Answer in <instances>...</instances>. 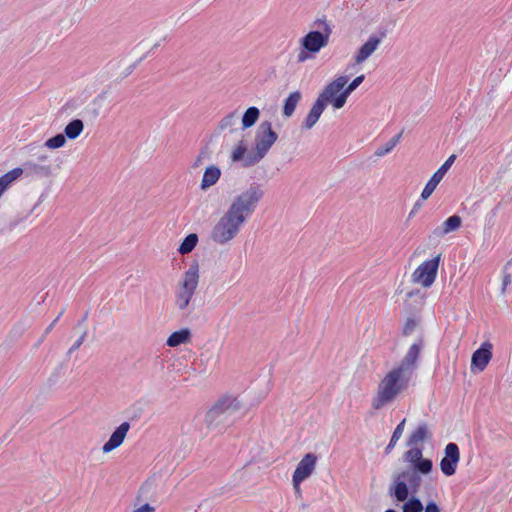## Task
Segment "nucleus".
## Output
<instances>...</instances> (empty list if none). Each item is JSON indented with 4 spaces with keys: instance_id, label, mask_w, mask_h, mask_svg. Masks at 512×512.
Listing matches in <instances>:
<instances>
[{
    "instance_id": "c03bdc74",
    "label": "nucleus",
    "mask_w": 512,
    "mask_h": 512,
    "mask_svg": "<svg viewBox=\"0 0 512 512\" xmlns=\"http://www.w3.org/2000/svg\"><path fill=\"white\" fill-rule=\"evenodd\" d=\"M421 205H422V204H421V202H420V201H417V202L414 204V206H413L412 210H411V211H410V213H409V218L413 217V215L418 211V209L421 207Z\"/></svg>"
},
{
    "instance_id": "f3484780",
    "label": "nucleus",
    "mask_w": 512,
    "mask_h": 512,
    "mask_svg": "<svg viewBox=\"0 0 512 512\" xmlns=\"http://www.w3.org/2000/svg\"><path fill=\"white\" fill-rule=\"evenodd\" d=\"M129 429L130 424L128 422L121 423L111 434L109 440L102 446L103 453H110L120 447L124 442Z\"/></svg>"
},
{
    "instance_id": "b1692460",
    "label": "nucleus",
    "mask_w": 512,
    "mask_h": 512,
    "mask_svg": "<svg viewBox=\"0 0 512 512\" xmlns=\"http://www.w3.org/2000/svg\"><path fill=\"white\" fill-rule=\"evenodd\" d=\"M301 100V93L299 91H294L289 94L286 98L283 106V114L286 117H291Z\"/></svg>"
},
{
    "instance_id": "6ab92c4d",
    "label": "nucleus",
    "mask_w": 512,
    "mask_h": 512,
    "mask_svg": "<svg viewBox=\"0 0 512 512\" xmlns=\"http://www.w3.org/2000/svg\"><path fill=\"white\" fill-rule=\"evenodd\" d=\"M431 437L428 425L426 423L419 424L416 429L409 435L407 440L408 446H416L418 443L424 442Z\"/></svg>"
},
{
    "instance_id": "37998d69",
    "label": "nucleus",
    "mask_w": 512,
    "mask_h": 512,
    "mask_svg": "<svg viewBox=\"0 0 512 512\" xmlns=\"http://www.w3.org/2000/svg\"><path fill=\"white\" fill-rule=\"evenodd\" d=\"M205 158H206V153H205V152H201V153L197 156V158H196V160H195V162H194V164H193V167H195V168H196V167L200 166V165H201V163H202V161H203Z\"/></svg>"
},
{
    "instance_id": "ddd939ff",
    "label": "nucleus",
    "mask_w": 512,
    "mask_h": 512,
    "mask_svg": "<svg viewBox=\"0 0 512 512\" xmlns=\"http://www.w3.org/2000/svg\"><path fill=\"white\" fill-rule=\"evenodd\" d=\"M456 159V155H451L447 158V160L440 166V168L432 175V177L428 180L426 183L424 189L421 193V199L426 200L428 199L434 190L436 189L437 185L441 182L447 171L450 169L452 164L454 163Z\"/></svg>"
},
{
    "instance_id": "473e14b6",
    "label": "nucleus",
    "mask_w": 512,
    "mask_h": 512,
    "mask_svg": "<svg viewBox=\"0 0 512 512\" xmlns=\"http://www.w3.org/2000/svg\"><path fill=\"white\" fill-rule=\"evenodd\" d=\"M364 79V75H359L355 79H353L351 83H349L348 85L346 84V86L344 87V93L347 98L364 81Z\"/></svg>"
},
{
    "instance_id": "20e7f679",
    "label": "nucleus",
    "mask_w": 512,
    "mask_h": 512,
    "mask_svg": "<svg viewBox=\"0 0 512 512\" xmlns=\"http://www.w3.org/2000/svg\"><path fill=\"white\" fill-rule=\"evenodd\" d=\"M199 265L193 263L183 273L174 291V305L178 311L185 313L191 310V303L199 284Z\"/></svg>"
},
{
    "instance_id": "a18cd8bd",
    "label": "nucleus",
    "mask_w": 512,
    "mask_h": 512,
    "mask_svg": "<svg viewBox=\"0 0 512 512\" xmlns=\"http://www.w3.org/2000/svg\"><path fill=\"white\" fill-rule=\"evenodd\" d=\"M511 283V276L510 275H505L504 278H503V287H502V290L505 291L506 289V286L509 285Z\"/></svg>"
},
{
    "instance_id": "49530a36",
    "label": "nucleus",
    "mask_w": 512,
    "mask_h": 512,
    "mask_svg": "<svg viewBox=\"0 0 512 512\" xmlns=\"http://www.w3.org/2000/svg\"><path fill=\"white\" fill-rule=\"evenodd\" d=\"M396 443L397 442H393L392 438H391L389 444L387 445V447L385 449L386 453H389L395 447Z\"/></svg>"
},
{
    "instance_id": "1a4fd4ad",
    "label": "nucleus",
    "mask_w": 512,
    "mask_h": 512,
    "mask_svg": "<svg viewBox=\"0 0 512 512\" xmlns=\"http://www.w3.org/2000/svg\"><path fill=\"white\" fill-rule=\"evenodd\" d=\"M316 464L317 456L315 454L307 453L303 456L292 475L294 490H299L301 483L313 474Z\"/></svg>"
},
{
    "instance_id": "4468645a",
    "label": "nucleus",
    "mask_w": 512,
    "mask_h": 512,
    "mask_svg": "<svg viewBox=\"0 0 512 512\" xmlns=\"http://www.w3.org/2000/svg\"><path fill=\"white\" fill-rule=\"evenodd\" d=\"M385 36V32H381L379 36L371 35L355 53V64L360 65L363 62H365L378 49L379 45L381 44Z\"/></svg>"
},
{
    "instance_id": "f03ea898",
    "label": "nucleus",
    "mask_w": 512,
    "mask_h": 512,
    "mask_svg": "<svg viewBox=\"0 0 512 512\" xmlns=\"http://www.w3.org/2000/svg\"><path fill=\"white\" fill-rule=\"evenodd\" d=\"M411 378L412 376L407 374L404 369L397 366L387 372L378 383L376 393L371 401L372 408L380 410L392 404L408 388Z\"/></svg>"
},
{
    "instance_id": "39448f33",
    "label": "nucleus",
    "mask_w": 512,
    "mask_h": 512,
    "mask_svg": "<svg viewBox=\"0 0 512 512\" xmlns=\"http://www.w3.org/2000/svg\"><path fill=\"white\" fill-rule=\"evenodd\" d=\"M420 474V472L411 468H405L393 474L388 494L396 501L404 502L409 497L410 492L416 494L419 491L422 483Z\"/></svg>"
},
{
    "instance_id": "09e8293b",
    "label": "nucleus",
    "mask_w": 512,
    "mask_h": 512,
    "mask_svg": "<svg viewBox=\"0 0 512 512\" xmlns=\"http://www.w3.org/2000/svg\"><path fill=\"white\" fill-rule=\"evenodd\" d=\"M46 336H47V335H45V333H44V334L42 335V337H41L40 339H38V343H37V345L41 344V343L44 341V339H45V337H46Z\"/></svg>"
},
{
    "instance_id": "ea45409f",
    "label": "nucleus",
    "mask_w": 512,
    "mask_h": 512,
    "mask_svg": "<svg viewBox=\"0 0 512 512\" xmlns=\"http://www.w3.org/2000/svg\"><path fill=\"white\" fill-rule=\"evenodd\" d=\"M155 508L148 503L141 505L140 507L133 510V512H154Z\"/></svg>"
},
{
    "instance_id": "9b49d317",
    "label": "nucleus",
    "mask_w": 512,
    "mask_h": 512,
    "mask_svg": "<svg viewBox=\"0 0 512 512\" xmlns=\"http://www.w3.org/2000/svg\"><path fill=\"white\" fill-rule=\"evenodd\" d=\"M411 449L404 453V460L411 464V469H415L421 474H429L432 471L433 463L428 458H423L422 449L416 446H410Z\"/></svg>"
},
{
    "instance_id": "79ce46f5",
    "label": "nucleus",
    "mask_w": 512,
    "mask_h": 512,
    "mask_svg": "<svg viewBox=\"0 0 512 512\" xmlns=\"http://www.w3.org/2000/svg\"><path fill=\"white\" fill-rule=\"evenodd\" d=\"M63 315V311H61L59 313V315L56 317V319H54L53 322H51V324L45 329V335H48L52 329L54 328L55 324L57 323V321L60 319V317Z\"/></svg>"
},
{
    "instance_id": "9d476101",
    "label": "nucleus",
    "mask_w": 512,
    "mask_h": 512,
    "mask_svg": "<svg viewBox=\"0 0 512 512\" xmlns=\"http://www.w3.org/2000/svg\"><path fill=\"white\" fill-rule=\"evenodd\" d=\"M277 139L278 135L272 129V124L269 121H264L257 129L254 147L266 156Z\"/></svg>"
},
{
    "instance_id": "412c9836",
    "label": "nucleus",
    "mask_w": 512,
    "mask_h": 512,
    "mask_svg": "<svg viewBox=\"0 0 512 512\" xmlns=\"http://www.w3.org/2000/svg\"><path fill=\"white\" fill-rule=\"evenodd\" d=\"M220 176H221V171L217 166L211 165V166L207 167L203 174V177H202L201 188L203 190H205V189L213 186L214 184L217 183Z\"/></svg>"
},
{
    "instance_id": "864d4df0",
    "label": "nucleus",
    "mask_w": 512,
    "mask_h": 512,
    "mask_svg": "<svg viewBox=\"0 0 512 512\" xmlns=\"http://www.w3.org/2000/svg\"><path fill=\"white\" fill-rule=\"evenodd\" d=\"M385 512H396V511H395V510H393V509H388V510H386Z\"/></svg>"
},
{
    "instance_id": "c85d7f7f",
    "label": "nucleus",
    "mask_w": 512,
    "mask_h": 512,
    "mask_svg": "<svg viewBox=\"0 0 512 512\" xmlns=\"http://www.w3.org/2000/svg\"><path fill=\"white\" fill-rule=\"evenodd\" d=\"M198 243V236L195 233H191L184 238L178 248V252L182 255L188 254L194 250Z\"/></svg>"
},
{
    "instance_id": "a19ab883",
    "label": "nucleus",
    "mask_w": 512,
    "mask_h": 512,
    "mask_svg": "<svg viewBox=\"0 0 512 512\" xmlns=\"http://www.w3.org/2000/svg\"><path fill=\"white\" fill-rule=\"evenodd\" d=\"M424 512H440V509L434 501H430L426 504Z\"/></svg>"
},
{
    "instance_id": "72a5a7b5",
    "label": "nucleus",
    "mask_w": 512,
    "mask_h": 512,
    "mask_svg": "<svg viewBox=\"0 0 512 512\" xmlns=\"http://www.w3.org/2000/svg\"><path fill=\"white\" fill-rule=\"evenodd\" d=\"M246 153V147L244 146L243 142H240L239 145H237L231 154V159L233 162L242 161Z\"/></svg>"
},
{
    "instance_id": "58836bf2",
    "label": "nucleus",
    "mask_w": 512,
    "mask_h": 512,
    "mask_svg": "<svg viewBox=\"0 0 512 512\" xmlns=\"http://www.w3.org/2000/svg\"><path fill=\"white\" fill-rule=\"evenodd\" d=\"M30 168L33 169V171L35 172H42L44 174H49L50 173V166H43V165H38V164H34V163H28L27 164Z\"/></svg>"
},
{
    "instance_id": "c9c22d12",
    "label": "nucleus",
    "mask_w": 512,
    "mask_h": 512,
    "mask_svg": "<svg viewBox=\"0 0 512 512\" xmlns=\"http://www.w3.org/2000/svg\"><path fill=\"white\" fill-rule=\"evenodd\" d=\"M417 325L418 323L416 322V320L412 318L407 319L403 326V334L405 336L411 335L417 328Z\"/></svg>"
},
{
    "instance_id": "bb28decb",
    "label": "nucleus",
    "mask_w": 512,
    "mask_h": 512,
    "mask_svg": "<svg viewBox=\"0 0 512 512\" xmlns=\"http://www.w3.org/2000/svg\"><path fill=\"white\" fill-rule=\"evenodd\" d=\"M402 134H403V132L398 133L397 135L392 137L387 143H385L382 146H379L375 150L374 155L376 157L380 158V157H383V156L389 154L396 147V145L400 142Z\"/></svg>"
},
{
    "instance_id": "e433bc0d",
    "label": "nucleus",
    "mask_w": 512,
    "mask_h": 512,
    "mask_svg": "<svg viewBox=\"0 0 512 512\" xmlns=\"http://www.w3.org/2000/svg\"><path fill=\"white\" fill-rule=\"evenodd\" d=\"M87 337V330H84L80 337L74 342V344L70 347V349L68 350L67 354L68 355H71L72 352H74L75 350L79 349L81 347V345L84 343L85 339Z\"/></svg>"
},
{
    "instance_id": "a211bd4d",
    "label": "nucleus",
    "mask_w": 512,
    "mask_h": 512,
    "mask_svg": "<svg viewBox=\"0 0 512 512\" xmlns=\"http://www.w3.org/2000/svg\"><path fill=\"white\" fill-rule=\"evenodd\" d=\"M325 107L326 105L322 100L317 98L305 119L304 127L306 129H311L317 123Z\"/></svg>"
},
{
    "instance_id": "a878e982",
    "label": "nucleus",
    "mask_w": 512,
    "mask_h": 512,
    "mask_svg": "<svg viewBox=\"0 0 512 512\" xmlns=\"http://www.w3.org/2000/svg\"><path fill=\"white\" fill-rule=\"evenodd\" d=\"M238 120H239L238 111L237 110L232 111L220 120V122L218 123V129L220 131L229 129L230 132H233L235 130L234 127L237 124Z\"/></svg>"
},
{
    "instance_id": "393cba45",
    "label": "nucleus",
    "mask_w": 512,
    "mask_h": 512,
    "mask_svg": "<svg viewBox=\"0 0 512 512\" xmlns=\"http://www.w3.org/2000/svg\"><path fill=\"white\" fill-rule=\"evenodd\" d=\"M84 123L80 119H74L70 123H68L64 129L65 138L67 137L70 140H74L80 136L83 132Z\"/></svg>"
},
{
    "instance_id": "f257e3e1",
    "label": "nucleus",
    "mask_w": 512,
    "mask_h": 512,
    "mask_svg": "<svg viewBox=\"0 0 512 512\" xmlns=\"http://www.w3.org/2000/svg\"><path fill=\"white\" fill-rule=\"evenodd\" d=\"M264 191L259 185H250L236 195L228 209L219 217L210 231L213 243L229 245L240 233L249 217L255 212Z\"/></svg>"
},
{
    "instance_id": "6e6552de",
    "label": "nucleus",
    "mask_w": 512,
    "mask_h": 512,
    "mask_svg": "<svg viewBox=\"0 0 512 512\" xmlns=\"http://www.w3.org/2000/svg\"><path fill=\"white\" fill-rule=\"evenodd\" d=\"M440 260L441 254H438L434 258L421 263L412 273V282L424 288L430 287L436 279Z\"/></svg>"
},
{
    "instance_id": "4c0bfd02",
    "label": "nucleus",
    "mask_w": 512,
    "mask_h": 512,
    "mask_svg": "<svg viewBox=\"0 0 512 512\" xmlns=\"http://www.w3.org/2000/svg\"><path fill=\"white\" fill-rule=\"evenodd\" d=\"M405 423H406V419H403L395 428L393 434H392V441L393 442H397L402 434H403V431H404V428H405Z\"/></svg>"
},
{
    "instance_id": "de8ad7c7",
    "label": "nucleus",
    "mask_w": 512,
    "mask_h": 512,
    "mask_svg": "<svg viewBox=\"0 0 512 512\" xmlns=\"http://www.w3.org/2000/svg\"><path fill=\"white\" fill-rule=\"evenodd\" d=\"M48 156L47 155H39L38 156V160L41 161V162H46L48 160Z\"/></svg>"
},
{
    "instance_id": "4be33fe9",
    "label": "nucleus",
    "mask_w": 512,
    "mask_h": 512,
    "mask_svg": "<svg viewBox=\"0 0 512 512\" xmlns=\"http://www.w3.org/2000/svg\"><path fill=\"white\" fill-rule=\"evenodd\" d=\"M23 174L22 168H14L0 177V197L9 186Z\"/></svg>"
},
{
    "instance_id": "2f4dec72",
    "label": "nucleus",
    "mask_w": 512,
    "mask_h": 512,
    "mask_svg": "<svg viewBox=\"0 0 512 512\" xmlns=\"http://www.w3.org/2000/svg\"><path fill=\"white\" fill-rule=\"evenodd\" d=\"M66 138L63 134H57L45 142V147L48 149H58L65 145Z\"/></svg>"
},
{
    "instance_id": "8fccbe9b",
    "label": "nucleus",
    "mask_w": 512,
    "mask_h": 512,
    "mask_svg": "<svg viewBox=\"0 0 512 512\" xmlns=\"http://www.w3.org/2000/svg\"><path fill=\"white\" fill-rule=\"evenodd\" d=\"M295 493L299 496H301V488L299 487V490H295Z\"/></svg>"
},
{
    "instance_id": "2eb2a0df",
    "label": "nucleus",
    "mask_w": 512,
    "mask_h": 512,
    "mask_svg": "<svg viewBox=\"0 0 512 512\" xmlns=\"http://www.w3.org/2000/svg\"><path fill=\"white\" fill-rule=\"evenodd\" d=\"M492 344L484 342L479 349H477L471 358V370L483 371L492 358Z\"/></svg>"
},
{
    "instance_id": "3c124183",
    "label": "nucleus",
    "mask_w": 512,
    "mask_h": 512,
    "mask_svg": "<svg viewBox=\"0 0 512 512\" xmlns=\"http://www.w3.org/2000/svg\"><path fill=\"white\" fill-rule=\"evenodd\" d=\"M85 320H86V316L82 318V321H80V322L78 323V326H79V325H81V324L83 323V321H85Z\"/></svg>"
},
{
    "instance_id": "dca6fc26",
    "label": "nucleus",
    "mask_w": 512,
    "mask_h": 512,
    "mask_svg": "<svg viewBox=\"0 0 512 512\" xmlns=\"http://www.w3.org/2000/svg\"><path fill=\"white\" fill-rule=\"evenodd\" d=\"M422 347H423V340L420 338L410 346L405 357L403 358V360L397 367L404 369L407 372V374L412 376L413 370L416 367V362L420 355Z\"/></svg>"
},
{
    "instance_id": "7c9ffc66",
    "label": "nucleus",
    "mask_w": 512,
    "mask_h": 512,
    "mask_svg": "<svg viewBox=\"0 0 512 512\" xmlns=\"http://www.w3.org/2000/svg\"><path fill=\"white\" fill-rule=\"evenodd\" d=\"M423 509L422 502L414 496L408 497L402 505V512H421Z\"/></svg>"
},
{
    "instance_id": "aec40b11",
    "label": "nucleus",
    "mask_w": 512,
    "mask_h": 512,
    "mask_svg": "<svg viewBox=\"0 0 512 512\" xmlns=\"http://www.w3.org/2000/svg\"><path fill=\"white\" fill-rule=\"evenodd\" d=\"M461 222H462V220H461L460 216H458V215L450 216L443 222L441 227L436 228L434 230V234L437 236H442V235L448 234L450 232L456 231L457 229L460 228Z\"/></svg>"
},
{
    "instance_id": "c756f323",
    "label": "nucleus",
    "mask_w": 512,
    "mask_h": 512,
    "mask_svg": "<svg viewBox=\"0 0 512 512\" xmlns=\"http://www.w3.org/2000/svg\"><path fill=\"white\" fill-rule=\"evenodd\" d=\"M264 157L265 155L259 150H257L256 147H254V149L251 152L247 154L245 153V156L242 160V166L245 168L254 166L255 164L259 163Z\"/></svg>"
},
{
    "instance_id": "603ef678",
    "label": "nucleus",
    "mask_w": 512,
    "mask_h": 512,
    "mask_svg": "<svg viewBox=\"0 0 512 512\" xmlns=\"http://www.w3.org/2000/svg\"><path fill=\"white\" fill-rule=\"evenodd\" d=\"M85 320H86V316L82 318V321H80V322L78 323V326H79V325H81V324L83 323V321H85Z\"/></svg>"
},
{
    "instance_id": "f704fd0d",
    "label": "nucleus",
    "mask_w": 512,
    "mask_h": 512,
    "mask_svg": "<svg viewBox=\"0 0 512 512\" xmlns=\"http://www.w3.org/2000/svg\"><path fill=\"white\" fill-rule=\"evenodd\" d=\"M316 54H314L312 51H307L304 47L300 46L299 52L297 54V61L299 63H304L308 60H311L315 57Z\"/></svg>"
},
{
    "instance_id": "7ed1b4c3",
    "label": "nucleus",
    "mask_w": 512,
    "mask_h": 512,
    "mask_svg": "<svg viewBox=\"0 0 512 512\" xmlns=\"http://www.w3.org/2000/svg\"><path fill=\"white\" fill-rule=\"evenodd\" d=\"M244 414L243 403L234 396L220 397L205 414V424L209 429L222 431Z\"/></svg>"
},
{
    "instance_id": "5701e85b",
    "label": "nucleus",
    "mask_w": 512,
    "mask_h": 512,
    "mask_svg": "<svg viewBox=\"0 0 512 512\" xmlns=\"http://www.w3.org/2000/svg\"><path fill=\"white\" fill-rule=\"evenodd\" d=\"M191 332L187 328L173 332L167 339L166 344L169 347H177L190 341Z\"/></svg>"
},
{
    "instance_id": "423d86ee",
    "label": "nucleus",
    "mask_w": 512,
    "mask_h": 512,
    "mask_svg": "<svg viewBox=\"0 0 512 512\" xmlns=\"http://www.w3.org/2000/svg\"><path fill=\"white\" fill-rule=\"evenodd\" d=\"M347 83L348 76H338L324 87L318 98L322 100L325 105L331 104L335 109L342 108L347 101V97L344 93V87Z\"/></svg>"
},
{
    "instance_id": "0eeeda50",
    "label": "nucleus",
    "mask_w": 512,
    "mask_h": 512,
    "mask_svg": "<svg viewBox=\"0 0 512 512\" xmlns=\"http://www.w3.org/2000/svg\"><path fill=\"white\" fill-rule=\"evenodd\" d=\"M317 22L321 25L322 30L309 31L299 40L301 47H304L307 51H312L314 54H318L328 45L332 33L331 25L326 20H318Z\"/></svg>"
},
{
    "instance_id": "f8f14e48",
    "label": "nucleus",
    "mask_w": 512,
    "mask_h": 512,
    "mask_svg": "<svg viewBox=\"0 0 512 512\" xmlns=\"http://www.w3.org/2000/svg\"><path fill=\"white\" fill-rule=\"evenodd\" d=\"M445 455L440 461V469L445 476L455 474L460 461V451L456 443H448L445 447Z\"/></svg>"
},
{
    "instance_id": "cd10ccee",
    "label": "nucleus",
    "mask_w": 512,
    "mask_h": 512,
    "mask_svg": "<svg viewBox=\"0 0 512 512\" xmlns=\"http://www.w3.org/2000/svg\"><path fill=\"white\" fill-rule=\"evenodd\" d=\"M260 111L257 107H249L242 116V128L248 129L252 127L258 120Z\"/></svg>"
}]
</instances>
